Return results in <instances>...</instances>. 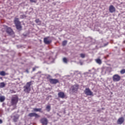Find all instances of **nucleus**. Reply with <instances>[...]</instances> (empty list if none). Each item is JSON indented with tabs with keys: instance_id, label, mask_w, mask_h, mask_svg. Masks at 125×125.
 Listing matches in <instances>:
<instances>
[{
	"instance_id": "nucleus-1",
	"label": "nucleus",
	"mask_w": 125,
	"mask_h": 125,
	"mask_svg": "<svg viewBox=\"0 0 125 125\" xmlns=\"http://www.w3.org/2000/svg\"><path fill=\"white\" fill-rule=\"evenodd\" d=\"M32 82H29L26 83V85L23 86V90L25 93H30L31 91V85Z\"/></svg>"
},
{
	"instance_id": "nucleus-2",
	"label": "nucleus",
	"mask_w": 125,
	"mask_h": 125,
	"mask_svg": "<svg viewBox=\"0 0 125 125\" xmlns=\"http://www.w3.org/2000/svg\"><path fill=\"white\" fill-rule=\"evenodd\" d=\"M14 23L17 29L18 30H21V28H22V27L21 26V23H20V21H19V19L18 18H16L15 19Z\"/></svg>"
},
{
	"instance_id": "nucleus-3",
	"label": "nucleus",
	"mask_w": 125,
	"mask_h": 125,
	"mask_svg": "<svg viewBox=\"0 0 125 125\" xmlns=\"http://www.w3.org/2000/svg\"><path fill=\"white\" fill-rule=\"evenodd\" d=\"M18 102V97L17 95H14L11 99L12 105H16Z\"/></svg>"
},
{
	"instance_id": "nucleus-4",
	"label": "nucleus",
	"mask_w": 125,
	"mask_h": 125,
	"mask_svg": "<svg viewBox=\"0 0 125 125\" xmlns=\"http://www.w3.org/2000/svg\"><path fill=\"white\" fill-rule=\"evenodd\" d=\"M84 92L88 96H93V93L89 89V88H86Z\"/></svg>"
},
{
	"instance_id": "nucleus-5",
	"label": "nucleus",
	"mask_w": 125,
	"mask_h": 125,
	"mask_svg": "<svg viewBox=\"0 0 125 125\" xmlns=\"http://www.w3.org/2000/svg\"><path fill=\"white\" fill-rule=\"evenodd\" d=\"M112 80L114 82H120L121 81V76L118 74H115L112 77Z\"/></svg>"
},
{
	"instance_id": "nucleus-6",
	"label": "nucleus",
	"mask_w": 125,
	"mask_h": 125,
	"mask_svg": "<svg viewBox=\"0 0 125 125\" xmlns=\"http://www.w3.org/2000/svg\"><path fill=\"white\" fill-rule=\"evenodd\" d=\"M79 89V85L76 84L71 86L70 90H72L73 92H76Z\"/></svg>"
},
{
	"instance_id": "nucleus-7",
	"label": "nucleus",
	"mask_w": 125,
	"mask_h": 125,
	"mask_svg": "<svg viewBox=\"0 0 125 125\" xmlns=\"http://www.w3.org/2000/svg\"><path fill=\"white\" fill-rule=\"evenodd\" d=\"M125 122V118L124 117H120L117 121L118 125H123V123Z\"/></svg>"
},
{
	"instance_id": "nucleus-8",
	"label": "nucleus",
	"mask_w": 125,
	"mask_h": 125,
	"mask_svg": "<svg viewBox=\"0 0 125 125\" xmlns=\"http://www.w3.org/2000/svg\"><path fill=\"white\" fill-rule=\"evenodd\" d=\"M49 82L50 83H52L53 84H56V83H59V81H58V79H51L49 80Z\"/></svg>"
},
{
	"instance_id": "nucleus-9",
	"label": "nucleus",
	"mask_w": 125,
	"mask_h": 125,
	"mask_svg": "<svg viewBox=\"0 0 125 125\" xmlns=\"http://www.w3.org/2000/svg\"><path fill=\"white\" fill-rule=\"evenodd\" d=\"M109 10L110 13H113V12H115V11H116V8H115V7L113 6V5H111L109 7Z\"/></svg>"
},
{
	"instance_id": "nucleus-10",
	"label": "nucleus",
	"mask_w": 125,
	"mask_h": 125,
	"mask_svg": "<svg viewBox=\"0 0 125 125\" xmlns=\"http://www.w3.org/2000/svg\"><path fill=\"white\" fill-rule=\"evenodd\" d=\"M6 32L9 35H12V34H13V31L10 27H6Z\"/></svg>"
},
{
	"instance_id": "nucleus-11",
	"label": "nucleus",
	"mask_w": 125,
	"mask_h": 125,
	"mask_svg": "<svg viewBox=\"0 0 125 125\" xmlns=\"http://www.w3.org/2000/svg\"><path fill=\"white\" fill-rule=\"evenodd\" d=\"M41 123L43 125H47V119L46 118H42V119H41Z\"/></svg>"
},
{
	"instance_id": "nucleus-12",
	"label": "nucleus",
	"mask_w": 125,
	"mask_h": 125,
	"mask_svg": "<svg viewBox=\"0 0 125 125\" xmlns=\"http://www.w3.org/2000/svg\"><path fill=\"white\" fill-rule=\"evenodd\" d=\"M18 119H19V115L18 114H16L13 116V120L14 122H17V121H18Z\"/></svg>"
},
{
	"instance_id": "nucleus-13",
	"label": "nucleus",
	"mask_w": 125,
	"mask_h": 125,
	"mask_svg": "<svg viewBox=\"0 0 125 125\" xmlns=\"http://www.w3.org/2000/svg\"><path fill=\"white\" fill-rule=\"evenodd\" d=\"M58 96L61 98H64L65 97V94L63 92H60L58 93Z\"/></svg>"
},
{
	"instance_id": "nucleus-14",
	"label": "nucleus",
	"mask_w": 125,
	"mask_h": 125,
	"mask_svg": "<svg viewBox=\"0 0 125 125\" xmlns=\"http://www.w3.org/2000/svg\"><path fill=\"white\" fill-rule=\"evenodd\" d=\"M44 42L46 43V44H49L50 43V41L47 39V38L44 39Z\"/></svg>"
},
{
	"instance_id": "nucleus-15",
	"label": "nucleus",
	"mask_w": 125,
	"mask_h": 125,
	"mask_svg": "<svg viewBox=\"0 0 125 125\" xmlns=\"http://www.w3.org/2000/svg\"><path fill=\"white\" fill-rule=\"evenodd\" d=\"M4 100H5V97L4 96H0V102H3Z\"/></svg>"
},
{
	"instance_id": "nucleus-16",
	"label": "nucleus",
	"mask_w": 125,
	"mask_h": 125,
	"mask_svg": "<svg viewBox=\"0 0 125 125\" xmlns=\"http://www.w3.org/2000/svg\"><path fill=\"white\" fill-rule=\"evenodd\" d=\"M5 86V83H4L2 82L0 83V88H3Z\"/></svg>"
},
{
	"instance_id": "nucleus-17",
	"label": "nucleus",
	"mask_w": 125,
	"mask_h": 125,
	"mask_svg": "<svg viewBox=\"0 0 125 125\" xmlns=\"http://www.w3.org/2000/svg\"><path fill=\"white\" fill-rule=\"evenodd\" d=\"M34 112H41L42 108H33Z\"/></svg>"
},
{
	"instance_id": "nucleus-18",
	"label": "nucleus",
	"mask_w": 125,
	"mask_h": 125,
	"mask_svg": "<svg viewBox=\"0 0 125 125\" xmlns=\"http://www.w3.org/2000/svg\"><path fill=\"white\" fill-rule=\"evenodd\" d=\"M96 62L98 63V64H101V63H102V62L101 61V60L99 59H97L96 60Z\"/></svg>"
},
{
	"instance_id": "nucleus-19",
	"label": "nucleus",
	"mask_w": 125,
	"mask_h": 125,
	"mask_svg": "<svg viewBox=\"0 0 125 125\" xmlns=\"http://www.w3.org/2000/svg\"><path fill=\"white\" fill-rule=\"evenodd\" d=\"M50 109H51L50 105H47L46 107V111H47V112H49V111H50Z\"/></svg>"
},
{
	"instance_id": "nucleus-20",
	"label": "nucleus",
	"mask_w": 125,
	"mask_h": 125,
	"mask_svg": "<svg viewBox=\"0 0 125 125\" xmlns=\"http://www.w3.org/2000/svg\"><path fill=\"white\" fill-rule=\"evenodd\" d=\"M0 76H5V75H6V73H5V72L4 71H1L0 72Z\"/></svg>"
},
{
	"instance_id": "nucleus-21",
	"label": "nucleus",
	"mask_w": 125,
	"mask_h": 125,
	"mask_svg": "<svg viewBox=\"0 0 125 125\" xmlns=\"http://www.w3.org/2000/svg\"><path fill=\"white\" fill-rule=\"evenodd\" d=\"M29 117H35V113H31L28 114Z\"/></svg>"
},
{
	"instance_id": "nucleus-22",
	"label": "nucleus",
	"mask_w": 125,
	"mask_h": 125,
	"mask_svg": "<svg viewBox=\"0 0 125 125\" xmlns=\"http://www.w3.org/2000/svg\"><path fill=\"white\" fill-rule=\"evenodd\" d=\"M121 74H125V69H122L120 71Z\"/></svg>"
},
{
	"instance_id": "nucleus-23",
	"label": "nucleus",
	"mask_w": 125,
	"mask_h": 125,
	"mask_svg": "<svg viewBox=\"0 0 125 125\" xmlns=\"http://www.w3.org/2000/svg\"><path fill=\"white\" fill-rule=\"evenodd\" d=\"M35 21L36 22V23H37L38 24H41V21H40L39 19H36Z\"/></svg>"
},
{
	"instance_id": "nucleus-24",
	"label": "nucleus",
	"mask_w": 125,
	"mask_h": 125,
	"mask_svg": "<svg viewBox=\"0 0 125 125\" xmlns=\"http://www.w3.org/2000/svg\"><path fill=\"white\" fill-rule=\"evenodd\" d=\"M34 117H35V118H40V115H39L38 114L35 113Z\"/></svg>"
},
{
	"instance_id": "nucleus-25",
	"label": "nucleus",
	"mask_w": 125,
	"mask_h": 125,
	"mask_svg": "<svg viewBox=\"0 0 125 125\" xmlns=\"http://www.w3.org/2000/svg\"><path fill=\"white\" fill-rule=\"evenodd\" d=\"M65 44H67V41H64L62 42V45H65Z\"/></svg>"
},
{
	"instance_id": "nucleus-26",
	"label": "nucleus",
	"mask_w": 125,
	"mask_h": 125,
	"mask_svg": "<svg viewBox=\"0 0 125 125\" xmlns=\"http://www.w3.org/2000/svg\"><path fill=\"white\" fill-rule=\"evenodd\" d=\"M63 62H64V63H67V59L65 58H64L63 59Z\"/></svg>"
},
{
	"instance_id": "nucleus-27",
	"label": "nucleus",
	"mask_w": 125,
	"mask_h": 125,
	"mask_svg": "<svg viewBox=\"0 0 125 125\" xmlns=\"http://www.w3.org/2000/svg\"><path fill=\"white\" fill-rule=\"evenodd\" d=\"M29 0L31 2H34L35 3H36V2H37V0Z\"/></svg>"
},
{
	"instance_id": "nucleus-28",
	"label": "nucleus",
	"mask_w": 125,
	"mask_h": 125,
	"mask_svg": "<svg viewBox=\"0 0 125 125\" xmlns=\"http://www.w3.org/2000/svg\"><path fill=\"white\" fill-rule=\"evenodd\" d=\"M80 56H81V57H82V58H84L85 55L83 54H81L80 55Z\"/></svg>"
},
{
	"instance_id": "nucleus-29",
	"label": "nucleus",
	"mask_w": 125,
	"mask_h": 125,
	"mask_svg": "<svg viewBox=\"0 0 125 125\" xmlns=\"http://www.w3.org/2000/svg\"><path fill=\"white\" fill-rule=\"evenodd\" d=\"M0 124H2V120L0 119Z\"/></svg>"
},
{
	"instance_id": "nucleus-30",
	"label": "nucleus",
	"mask_w": 125,
	"mask_h": 125,
	"mask_svg": "<svg viewBox=\"0 0 125 125\" xmlns=\"http://www.w3.org/2000/svg\"><path fill=\"white\" fill-rule=\"evenodd\" d=\"M35 70H36V68H33V70L35 71Z\"/></svg>"
},
{
	"instance_id": "nucleus-31",
	"label": "nucleus",
	"mask_w": 125,
	"mask_h": 125,
	"mask_svg": "<svg viewBox=\"0 0 125 125\" xmlns=\"http://www.w3.org/2000/svg\"><path fill=\"white\" fill-rule=\"evenodd\" d=\"M10 92L12 93V90H10Z\"/></svg>"
}]
</instances>
